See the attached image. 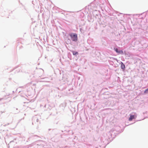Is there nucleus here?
I'll use <instances>...</instances> for the list:
<instances>
[{"label": "nucleus", "instance_id": "obj_4", "mask_svg": "<svg viewBox=\"0 0 148 148\" xmlns=\"http://www.w3.org/2000/svg\"><path fill=\"white\" fill-rule=\"evenodd\" d=\"M121 68L122 69H124L125 68V65L122 62H121Z\"/></svg>", "mask_w": 148, "mask_h": 148}, {"label": "nucleus", "instance_id": "obj_1", "mask_svg": "<svg viewBox=\"0 0 148 148\" xmlns=\"http://www.w3.org/2000/svg\"><path fill=\"white\" fill-rule=\"evenodd\" d=\"M70 36L73 41H76L77 40V36L76 34H70Z\"/></svg>", "mask_w": 148, "mask_h": 148}, {"label": "nucleus", "instance_id": "obj_5", "mask_svg": "<svg viewBox=\"0 0 148 148\" xmlns=\"http://www.w3.org/2000/svg\"><path fill=\"white\" fill-rule=\"evenodd\" d=\"M73 54L74 55H77L78 54V53L77 52H75L74 51H72Z\"/></svg>", "mask_w": 148, "mask_h": 148}, {"label": "nucleus", "instance_id": "obj_2", "mask_svg": "<svg viewBox=\"0 0 148 148\" xmlns=\"http://www.w3.org/2000/svg\"><path fill=\"white\" fill-rule=\"evenodd\" d=\"M136 116L134 115H130V117L129 119V120L130 121H131L133 119H136Z\"/></svg>", "mask_w": 148, "mask_h": 148}, {"label": "nucleus", "instance_id": "obj_3", "mask_svg": "<svg viewBox=\"0 0 148 148\" xmlns=\"http://www.w3.org/2000/svg\"><path fill=\"white\" fill-rule=\"evenodd\" d=\"M115 51L117 53H118L119 54H122L123 53V52L122 51H119L118 49L117 48H114Z\"/></svg>", "mask_w": 148, "mask_h": 148}, {"label": "nucleus", "instance_id": "obj_6", "mask_svg": "<svg viewBox=\"0 0 148 148\" xmlns=\"http://www.w3.org/2000/svg\"><path fill=\"white\" fill-rule=\"evenodd\" d=\"M148 92V88L145 91V92L146 93Z\"/></svg>", "mask_w": 148, "mask_h": 148}]
</instances>
